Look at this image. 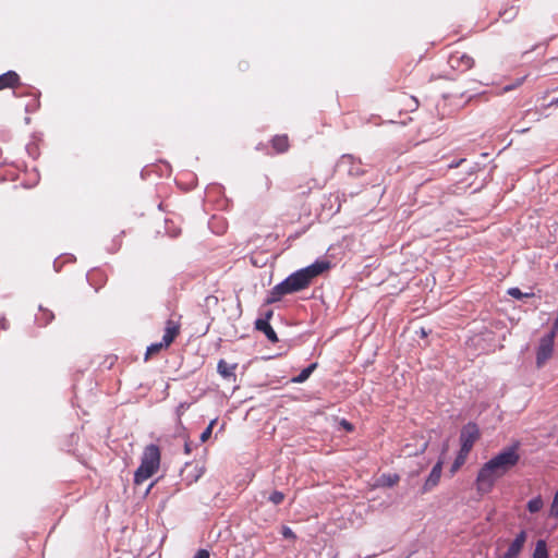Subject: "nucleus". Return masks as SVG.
Returning <instances> with one entry per match:
<instances>
[{
  "mask_svg": "<svg viewBox=\"0 0 558 558\" xmlns=\"http://www.w3.org/2000/svg\"><path fill=\"white\" fill-rule=\"evenodd\" d=\"M191 450H192V449H191V445H190L189 442H185V445H184V452H185V453H190V452H191Z\"/></svg>",
  "mask_w": 558,
  "mask_h": 558,
  "instance_id": "c9c22d12",
  "label": "nucleus"
},
{
  "mask_svg": "<svg viewBox=\"0 0 558 558\" xmlns=\"http://www.w3.org/2000/svg\"><path fill=\"white\" fill-rule=\"evenodd\" d=\"M515 14L514 8H510L509 10H506L501 13V16L505 17L506 21L511 20Z\"/></svg>",
  "mask_w": 558,
  "mask_h": 558,
  "instance_id": "7c9ffc66",
  "label": "nucleus"
},
{
  "mask_svg": "<svg viewBox=\"0 0 558 558\" xmlns=\"http://www.w3.org/2000/svg\"><path fill=\"white\" fill-rule=\"evenodd\" d=\"M54 319V314L48 308L39 306V313L35 315V323L39 327H45Z\"/></svg>",
  "mask_w": 558,
  "mask_h": 558,
  "instance_id": "4468645a",
  "label": "nucleus"
},
{
  "mask_svg": "<svg viewBox=\"0 0 558 558\" xmlns=\"http://www.w3.org/2000/svg\"><path fill=\"white\" fill-rule=\"evenodd\" d=\"M268 500L274 505L278 506L282 504V501L284 500V494L279 490H275L269 495Z\"/></svg>",
  "mask_w": 558,
  "mask_h": 558,
  "instance_id": "4be33fe9",
  "label": "nucleus"
},
{
  "mask_svg": "<svg viewBox=\"0 0 558 558\" xmlns=\"http://www.w3.org/2000/svg\"><path fill=\"white\" fill-rule=\"evenodd\" d=\"M255 328L262 331L270 342H278L277 333L268 322H255Z\"/></svg>",
  "mask_w": 558,
  "mask_h": 558,
  "instance_id": "2eb2a0df",
  "label": "nucleus"
},
{
  "mask_svg": "<svg viewBox=\"0 0 558 558\" xmlns=\"http://www.w3.org/2000/svg\"><path fill=\"white\" fill-rule=\"evenodd\" d=\"M337 171L344 172L350 177H361L365 173L360 159L352 155H343L337 162Z\"/></svg>",
  "mask_w": 558,
  "mask_h": 558,
  "instance_id": "20e7f679",
  "label": "nucleus"
},
{
  "mask_svg": "<svg viewBox=\"0 0 558 558\" xmlns=\"http://www.w3.org/2000/svg\"><path fill=\"white\" fill-rule=\"evenodd\" d=\"M316 368L317 363H311L307 367L303 368L298 376L292 378V383L302 384L306 381Z\"/></svg>",
  "mask_w": 558,
  "mask_h": 558,
  "instance_id": "f3484780",
  "label": "nucleus"
},
{
  "mask_svg": "<svg viewBox=\"0 0 558 558\" xmlns=\"http://www.w3.org/2000/svg\"><path fill=\"white\" fill-rule=\"evenodd\" d=\"M153 485H154L153 483H151V484H149V486H148V488H147L146 493H148V492H149V489L153 487Z\"/></svg>",
  "mask_w": 558,
  "mask_h": 558,
  "instance_id": "4c0bfd02",
  "label": "nucleus"
},
{
  "mask_svg": "<svg viewBox=\"0 0 558 558\" xmlns=\"http://www.w3.org/2000/svg\"><path fill=\"white\" fill-rule=\"evenodd\" d=\"M281 535L284 537V538H289V539H295L296 538V535L295 533L287 525H283L282 529H281Z\"/></svg>",
  "mask_w": 558,
  "mask_h": 558,
  "instance_id": "cd10ccee",
  "label": "nucleus"
},
{
  "mask_svg": "<svg viewBox=\"0 0 558 558\" xmlns=\"http://www.w3.org/2000/svg\"><path fill=\"white\" fill-rule=\"evenodd\" d=\"M525 80V76L517 78L514 83L506 84L501 87V93H508L520 86Z\"/></svg>",
  "mask_w": 558,
  "mask_h": 558,
  "instance_id": "b1692460",
  "label": "nucleus"
},
{
  "mask_svg": "<svg viewBox=\"0 0 558 558\" xmlns=\"http://www.w3.org/2000/svg\"><path fill=\"white\" fill-rule=\"evenodd\" d=\"M0 326L3 330H7L9 328V322L5 317L0 318Z\"/></svg>",
  "mask_w": 558,
  "mask_h": 558,
  "instance_id": "f704fd0d",
  "label": "nucleus"
},
{
  "mask_svg": "<svg viewBox=\"0 0 558 558\" xmlns=\"http://www.w3.org/2000/svg\"><path fill=\"white\" fill-rule=\"evenodd\" d=\"M160 464V450L157 445L150 444L145 447L141 464L134 473V484L141 485L147 478L153 476L159 469Z\"/></svg>",
  "mask_w": 558,
  "mask_h": 558,
  "instance_id": "7ed1b4c3",
  "label": "nucleus"
},
{
  "mask_svg": "<svg viewBox=\"0 0 558 558\" xmlns=\"http://www.w3.org/2000/svg\"><path fill=\"white\" fill-rule=\"evenodd\" d=\"M162 348H166L165 344H162V341L160 342H157V343H151L147 350H146V354H145V359L147 360L148 356L159 352Z\"/></svg>",
  "mask_w": 558,
  "mask_h": 558,
  "instance_id": "5701e85b",
  "label": "nucleus"
},
{
  "mask_svg": "<svg viewBox=\"0 0 558 558\" xmlns=\"http://www.w3.org/2000/svg\"><path fill=\"white\" fill-rule=\"evenodd\" d=\"M480 438V429L477 425L473 422H469L465 424L460 432V444L463 452H470L475 444V441Z\"/></svg>",
  "mask_w": 558,
  "mask_h": 558,
  "instance_id": "39448f33",
  "label": "nucleus"
},
{
  "mask_svg": "<svg viewBox=\"0 0 558 558\" xmlns=\"http://www.w3.org/2000/svg\"><path fill=\"white\" fill-rule=\"evenodd\" d=\"M520 442L502 448L497 454L485 462L478 470L476 487L482 494L490 493L497 480L505 476L520 461Z\"/></svg>",
  "mask_w": 558,
  "mask_h": 558,
  "instance_id": "f257e3e1",
  "label": "nucleus"
},
{
  "mask_svg": "<svg viewBox=\"0 0 558 558\" xmlns=\"http://www.w3.org/2000/svg\"><path fill=\"white\" fill-rule=\"evenodd\" d=\"M549 515L558 518V490L554 495V499L550 506Z\"/></svg>",
  "mask_w": 558,
  "mask_h": 558,
  "instance_id": "bb28decb",
  "label": "nucleus"
},
{
  "mask_svg": "<svg viewBox=\"0 0 558 558\" xmlns=\"http://www.w3.org/2000/svg\"><path fill=\"white\" fill-rule=\"evenodd\" d=\"M190 408V404L186 402H181L177 408V414L178 416H181L187 409Z\"/></svg>",
  "mask_w": 558,
  "mask_h": 558,
  "instance_id": "c756f323",
  "label": "nucleus"
},
{
  "mask_svg": "<svg viewBox=\"0 0 558 558\" xmlns=\"http://www.w3.org/2000/svg\"><path fill=\"white\" fill-rule=\"evenodd\" d=\"M216 423V420H213L209 425L203 430V433L201 434V441L202 442H205L209 439V437L211 436V433H213V427Z\"/></svg>",
  "mask_w": 558,
  "mask_h": 558,
  "instance_id": "393cba45",
  "label": "nucleus"
},
{
  "mask_svg": "<svg viewBox=\"0 0 558 558\" xmlns=\"http://www.w3.org/2000/svg\"><path fill=\"white\" fill-rule=\"evenodd\" d=\"M442 460H439L432 469L429 475L427 476L423 487L422 493L425 494L430 492L434 487H436L440 481L441 472H442Z\"/></svg>",
  "mask_w": 558,
  "mask_h": 558,
  "instance_id": "6e6552de",
  "label": "nucleus"
},
{
  "mask_svg": "<svg viewBox=\"0 0 558 558\" xmlns=\"http://www.w3.org/2000/svg\"><path fill=\"white\" fill-rule=\"evenodd\" d=\"M508 294L518 300H521L523 298H529L532 295L529 293H523L519 288H510L508 290Z\"/></svg>",
  "mask_w": 558,
  "mask_h": 558,
  "instance_id": "a878e982",
  "label": "nucleus"
},
{
  "mask_svg": "<svg viewBox=\"0 0 558 558\" xmlns=\"http://www.w3.org/2000/svg\"><path fill=\"white\" fill-rule=\"evenodd\" d=\"M180 331V324L168 319L166 323L165 333L162 336V344L165 347H169L175 339V337L179 335Z\"/></svg>",
  "mask_w": 558,
  "mask_h": 558,
  "instance_id": "9b49d317",
  "label": "nucleus"
},
{
  "mask_svg": "<svg viewBox=\"0 0 558 558\" xmlns=\"http://www.w3.org/2000/svg\"><path fill=\"white\" fill-rule=\"evenodd\" d=\"M399 482V475L398 474H383L380 476V483L384 486L392 487Z\"/></svg>",
  "mask_w": 558,
  "mask_h": 558,
  "instance_id": "412c9836",
  "label": "nucleus"
},
{
  "mask_svg": "<svg viewBox=\"0 0 558 558\" xmlns=\"http://www.w3.org/2000/svg\"><path fill=\"white\" fill-rule=\"evenodd\" d=\"M464 161H465V159H464V158H461V159H459V160H453V161H451V162L448 165V167H449L450 169L458 168V167H459L462 162H464Z\"/></svg>",
  "mask_w": 558,
  "mask_h": 558,
  "instance_id": "72a5a7b5",
  "label": "nucleus"
},
{
  "mask_svg": "<svg viewBox=\"0 0 558 558\" xmlns=\"http://www.w3.org/2000/svg\"><path fill=\"white\" fill-rule=\"evenodd\" d=\"M209 551L207 549H198L193 558H209Z\"/></svg>",
  "mask_w": 558,
  "mask_h": 558,
  "instance_id": "2f4dec72",
  "label": "nucleus"
},
{
  "mask_svg": "<svg viewBox=\"0 0 558 558\" xmlns=\"http://www.w3.org/2000/svg\"><path fill=\"white\" fill-rule=\"evenodd\" d=\"M526 541V532L520 531L509 545L502 558H518Z\"/></svg>",
  "mask_w": 558,
  "mask_h": 558,
  "instance_id": "0eeeda50",
  "label": "nucleus"
},
{
  "mask_svg": "<svg viewBox=\"0 0 558 558\" xmlns=\"http://www.w3.org/2000/svg\"><path fill=\"white\" fill-rule=\"evenodd\" d=\"M20 83L17 72H3L0 75V90L14 88Z\"/></svg>",
  "mask_w": 558,
  "mask_h": 558,
  "instance_id": "ddd939ff",
  "label": "nucleus"
},
{
  "mask_svg": "<svg viewBox=\"0 0 558 558\" xmlns=\"http://www.w3.org/2000/svg\"><path fill=\"white\" fill-rule=\"evenodd\" d=\"M543 507V499L541 496H536L527 501L526 508L531 513L538 512Z\"/></svg>",
  "mask_w": 558,
  "mask_h": 558,
  "instance_id": "aec40b11",
  "label": "nucleus"
},
{
  "mask_svg": "<svg viewBox=\"0 0 558 558\" xmlns=\"http://www.w3.org/2000/svg\"><path fill=\"white\" fill-rule=\"evenodd\" d=\"M449 64L452 70L462 68V70H471L474 66V60L470 56L454 53L449 58Z\"/></svg>",
  "mask_w": 558,
  "mask_h": 558,
  "instance_id": "9d476101",
  "label": "nucleus"
},
{
  "mask_svg": "<svg viewBox=\"0 0 558 558\" xmlns=\"http://www.w3.org/2000/svg\"><path fill=\"white\" fill-rule=\"evenodd\" d=\"M236 367H238V364H229L225 360L221 359V360H219V362L217 364V372L219 373V375L222 378L234 381L236 379V375H235Z\"/></svg>",
  "mask_w": 558,
  "mask_h": 558,
  "instance_id": "f8f14e48",
  "label": "nucleus"
},
{
  "mask_svg": "<svg viewBox=\"0 0 558 558\" xmlns=\"http://www.w3.org/2000/svg\"><path fill=\"white\" fill-rule=\"evenodd\" d=\"M53 267H54V269H56L57 271H59V270H60V264H59V260H58V259H56V260L53 262Z\"/></svg>",
  "mask_w": 558,
  "mask_h": 558,
  "instance_id": "e433bc0d",
  "label": "nucleus"
},
{
  "mask_svg": "<svg viewBox=\"0 0 558 558\" xmlns=\"http://www.w3.org/2000/svg\"><path fill=\"white\" fill-rule=\"evenodd\" d=\"M533 558H549L546 542L544 539L537 541Z\"/></svg>",
  "mask_w": 558,
  "mask_h": 558,
  "instance_id": "a211bd4d",
  "label": "nucleus"
},
{
  "mask_svg": "<svg viewBox=\"0 0 558 558\" xmlns=\"http://www.w3.org/2000/svg\"><path fill=\"white\" fill-rule=\"evenodd\" d=\"M274 315L272 310H266L265 312H260V317L257 318L255 322H268L271 319Z\"/></svg>",
  "mask_w": 558,
  "mask_h": 558,
  "instance_id": "c85d7f7f",
  "label": "nucleus"
},
{
  "mask_svg": "<svg viewBox=\"0 0 558 558\" xmlns=\"http://www.w3.org/2000/svg\"><path fill=\"white\" fill-rule=\"evenodd\" d=\"M551 104H558V98L556 100H551Z\"/></svg>",
  "mask_w": 558,
  "mask_h": 558,
  "instance_id": "58836bf2",
  "label": "nucleus"
},
{
  "mask_svg": "<svg viewBox=\"0 0 558 558\" xmlns=\"http://www.w3.org/2000/svg\"><path fill=\"white\" fill-rule=\"evenodd\" d=\"M271 144H272V147L274 149L277 151V153H286L289 148V140H288V136L287 135H276L272 140H271Z\"/></svg>",
  "mask_w": 558,
  "mask_h": 558,
  "instance_id": "dca6fc26",
  "label": "nucleus"
},
{
  "mask_svg": "<svg viewBox=\"0 0 558 558\" xmlns=\"http://www.w3.org/2000/svg\"><path fill=\"white\" fill-rule=\"evenodd\" d=\"M291 294L286 282L282 280L276 284L271 290L268 291L267 298L265 299L264 305H270L279 302L284 295Z\"/></svg>",
  "mask_w": 558,
  "mask_h": 558,
  "instance_id": "1a4fd4ad",
  "label": "nucleus"
},
{
  "mask_svg": "<svg viewBox=\"0 0 558 558\" xmlns=\"http://www.w3.org/2000/svg\"><path fill=\"white\" fill-rule=\"evenodd\" d=\"M341 426L347 430V432H352L353 430V425L348 422L347 420H342L341 421Z\"/></svg>",
  "mask_w": 558,
  "mask_h": 558,
  "instance_id": "473e14b6",
  "label": "nucleus"
},
{
  "mask_svg": "<svg viewBox=\"0 0 558 558\" xmlns=\"http://www.w3.org/2000/svg\"><path fill=\"white\" fill-rule=\"evenodd\" d=\"M469 453L470 452H463V449L460 448V450L451 465V472H456L464 464Z\"/></svg>",
  "mask_w": 558,
  "mask_h": 558,
  "instance_id": "6ab92c4d",
  "label": "nucleus"
},
{
  "mask_svg": "<svg viewBox=\"0 0 558 558\" xmlns=\"http://www.w3.org/2000/svg\"><path fill=\"white\" fill-rule=\"evenodd\" d=\"M330 268V262L317 259L313 264L289 275L283 281L291 293L306 289L312 281Z\"/></svg>",
  "mask_w": 558,
  "mask_h": 558,
  "instance_id": "f03ea898",
  "label": "nucleus"
},
{
  "mask_svg": "<svg viewBox=\"0 0 558 558\" xmlns=\"http://www.w3.org/2000/svg\"><path fill=\"white\" fill-rule=\"evenodd\" d=\"M554 332H548L541 338L536 351V364L538 367L544 365L545 362L551 356L554 351Z\"/></svg>",
  "mask_w": 558,
  "mask_h": 558,
  "instance_id": "423d86ee",
  "label": "nucleus"
}]
</instances>
